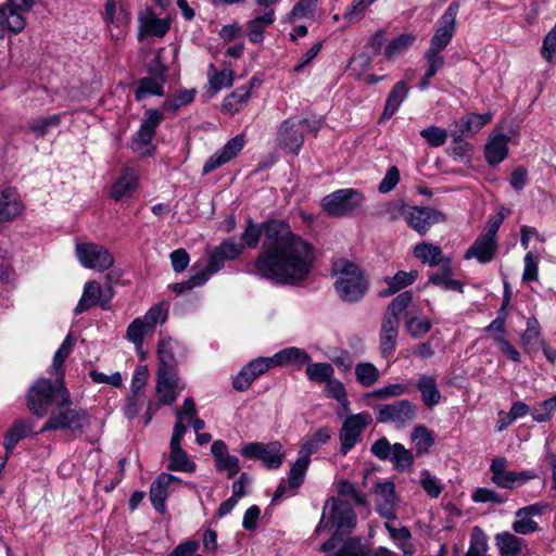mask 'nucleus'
Returning a JSON list of instances; mask_svg holds the SVG:
<instances>
[{"instance_id":"f257e3e1","label":"nucleus","mask_w":556,"mask_h":556,"mask_svg":"<svg viewBox=\"0 0 556 556\" xmlns=\"http://www.w3.org/2000/svg\"><path fill=\"white\" fill-rule=\"evenodd\" d=\"M261 239L253 273L281 285H298L308 278L315 262L314 247L289 224L270 219L258 225L248 219L239 244L255 249Z\"/></svg>"},{"instance_id":"f03ea898","label":"nucleus","mask_w":556,"mask_h":556,"mask_svg":"<svg viewBox=\"0 0 556 556\" xmlns=\"http://www.w3.org/2000/svg\"><path fill=\"white\" fill-rule=\"evenodd\" d=\"M356 515L346 500L341 497L328 498L323 507L320 520L315 529V534L323 532L331 536L320 546L321 552H330L342 541V536L355 528Z\"/></svg>"},{"instance_id":"7ed1b4c3","label":"nucleus","mask_w":556,"mask_h":556,"mask_svg":"<svg viewBox=\"0 0 556 556\" xmlns=\"http://www.w3.org/2000/svg\"><path fill=\"white\" fill-rule=\"evenodd\" d=\"M334 289L344 302H357L368 289L362 268L349 260H338L332 265Z\"/></svg>"},{"instance_id":"20e7f679","label":"nucleus","mask_w":556,"mask_h":556,"mask_svg":"<svg viewBox=\"0 0 556 556\" xmlns=\"http://www.w3.org/2000/svg\"><path fill=\"white\" fill-rule=\"evenodd\" d=\"M242 252V247L233 240H225L218 247L206 250V258L197 261L192 266L189 277L191 287H201L208 281L212 275L224 268L226 260L237 258Z\"/></svg>"},{"instance_id":"39448f33","label":"nucleus","mask_w":556,"mask_h":556,"mask_svg":"<svg viewBox=\"0 0 556 556\" xmlns=\"http://www.w3.org/2000/svg\"><path fill=\"white\" fill-rule=\"evenodd\" d=\"M28 407L38 417L48 414L52 403L56 406H68L72 404L71 395L64 387L63 380L55 378L54 382L49 379H39L29 389Z\"/></svg>"},{"instance_id":"423d86ee","label":"nucleus","mask_w":556,"mask_h":556,"mask_svg":"<svg viewBox=\"0 0 556 556\" xmlns=\"http://www.w3.org/2000/svg\"><path fill=\"white\" fill-rule=\"evenodd\" d=\"M168 317V304L160 302L151 306L147 313L135 318L127 327L126 338L130 341L136 351L142 353L143 341L147 336H151L157 325H163Z\"/></svg>"},{"instance_id":"0eeeda50","label":"nucleus","mask_w":556,"mask_h":556,"mask_svg":"<svg viewBox=\"0 0 556 556\" xmlns=\"http://www.w3.org/2000/svg\"><path fill=\"white\" fill-rule=\"evenodd\" d=\"M332 430L329 427H321L312 433L306 441L302 444L299 451V458L291 466L289 471L290 488H299L305 478L311 455L316 453L325 445L331 438Z\"/></svg>"},{"instance_id":"6e6552de","label":"nucleus","mask_w":556,"mask_h":556,"mask_svg":"<svg viewBox=\"0 0 556 556\" xmlns=\"http://www.w3.org/2000/svg\"><path fill=\"white\" fill-rule=\"evenodd\" d=\"M363 202L362 192L346 188L326 195L321 200V207L328 215L341 217L354 214Z\"/></svg>"},{"instance_id":"1a4fd4ad","label":"nucleus","mask_w":556,"mask_h":556,"mask_svg":"<svg viewBox=\"0 0 556 556\" xmlns=\"http://www.w3.org/2000/svg\"><path fill=\"white\" fill-rule=\"evenodd\" d=\"M163 121V114L156 110L144 113L139 130L131 139L130 147L140 156H150L154 153L153 138L157 126Z\"/></svg>"},{"instance_id":"9d476101","label":"nucleus","mask_w":556,"mask_h":556,"mask_svg":"<svg viewBox=\"0 0 556 556\" xmlns=\"http://www.w3.org/2000/svg\"><path fill=\"white\" fill-rule=\"evenodd\" d=\"M68 406H56L40 432L49 430L78 431L88 425V414L84 409L71 408Z\"/></svg>"},{"instance_id":"9b49d317","label":"nucleus","mask_w":556,"mask_h":556,"mask_svg":"<svg viewBox=\"0 0 556 556\" xmlns=\"http://www.w3.org/2000/svg\"><path fill=\"white\" fill-rule=\"evenodd\" d=\"M308 127V121L301 117H290L281 123L277 131L278 146L298 155L304 143V131Z\"/></svg>"},{"instance_id":"f8f14e48","label":"nucleus","mask_w":556,"mask_h":556,"mask_svg":"<svg viewBox=\"0 0 556 556\" xmlns=\"http://www.w3.org/2000/svg\"><path fill=\"white\" fill-rule=\"evenodd\" d=\"M241 454L248 459L261 460L267 469H278L285 459L282 444L279 441L248 443L242 447Z\"/></svg>"},{"instance_id":"ddd939ff","label":"nucleus","mask_w":556,"mask_h":556,"mask_svg":"<svg viewBox=\"0 0 556 556\" xmlns=\"http://www.w3.org/2000/svg\"><path fill=\"white\" fill-rule=\"evenodd\" d=\"M75 253L79 263L86 268L104 271L114 264V258L110 251L97 243H77Z\"/></svg>"},{"instance_id":"4468645a","label":"nucleus","mask_w":556,"mask_h":556,"mask_svg":"<svg viewBox=\"0 0 556 556\" xmlns=\"http://www.w3.org/2000/svg\"><path fill=\"white\" fill-rule=\"evenodd\" d=\"M166 71L167 68L162 63L159 53L149 68L150 76L143 77L138 81L135 90L136 100L142 101L152 96H162L164 93L163 88L166 80Z\"/></svg>"},{"instance_id":"2eb2a0df","label":"nucleus","mask_w":556,"mask_h":556,"mask_svg":"<svg viewBox=\"0 0 556 556\" xmlns=\"http://www.w3.org/2000/svg\"><path fill=\"white\" fill-rule=\"evenodd\" d=\"M375 409L379 422H391L396 427H404L416 417V407L407 400L379 405Z\"/></svg>"},{"instance_id":"dca6fc26","label":"nucleus","mask_w":556,"mask_h":556,"mask_svg":"<svg viewBox=\"0 0 556 556\" xmlns=\"http://www.w3.org/2000/svg\"><path fill=\"white\" fill-rule=\"evenodd\" d=\"M458 2H452L439 21V26L430 40L428 51L440 53L451 42L456 30Z\"/></svg>"},{"instance_id":"f3484780","label":"nucleus","mask_w":556,"mask_h":556,"mask_svg":"<svg viewBox=\"0 0 556 556\" xmlns=\"http://www.w3.org/2000/svg\"><path fill=\"white\" fill-rule=\"evenodd\" d=\"M371 421L372 418L367 412L351 415L343 421L339 433L342 454L345 455L355 446L362 432L371 424Z\"/></svg>"},{"instance_id":"a211bd4d","label":"nucleus","mask_w":556,"mask_h":556,"mask_svg":"<svg viewBox=\"0 0 556 556\" xmlns=\"http://www.w3.org/2000/svg\"><path fill=\"white\" fill-rule=\"evenodd\" d=\"M552 509L551 505L546 502H538L525 507L519 508L515 513V520L511 529L522 535H528L539 531V523L534 520L535 517H541L546 511Z\"/></svg>"},{"instance_id":"6ab92c4d","label":"nucleus","mask_w":556,"mask_h":556,"mask_svg":"<svg viewBox=\"0 0 556 556\" xmlns=\"http://www.w3.org/2000/svg\"><path fill=\"white\" fill-rule=\"evenodd\" d=\"M404 218L409 227L419 232L426 233L435 224L445 220V215L434 208L409 206L403 211Z\"/></svg>"},{"instance_id":"aec40b11","label":"nucleus","mask_w":556,"mask_h":556,"mask_svg":"<svg viewBox=\"0 0 556 556\" xmlns=\"http://www.w3.org/2000/svg\"><path fill=\"white\" fill-rule=\"evenodd\" d=\"M182 480L172 473L162 472L150 486V501L155 510L164 513L165 502L175 492Z\"/></svg>"},{"instance_id":"412c9836","label":"nucleus","mask_w":556,"mask_h":556,"mask_svg":"<svg viewBox=\"0 0 556 556\" xmlns=\"http://www.w3.org/2000/svg\"><path fill=\"white\" fill-rule=\"evenodd\" d=\"M182 429H173V434L169 442V456L167 468L173 471L180 472H194L197 464L189 457L187 452L181 447L184 439Z\"/></svg>"},{"instance_id":"4be33fe9","label":"nucleus","mask_w":556,"mask_h":556,"mask_svg":"<svg viewBox=\"0 0 556 556\" xmlns=\"http://www.w3.org/2000/svg\"><path fill=\"white\" fill-rule=\"evenodd\" d=\"M184 389L185 383L179 381L176 371L157 370L155 390L159 404L172 405Z\"/></svg>"},{"instance_id":"5701e85b","label":"nucleus","mask_w":556,"mask_h":556,"mask_svg":"<svg viewBox=\"0 0 556 556\" xmlns=\"http://www.w3.org/2000/svg\"><path fill=\"white\" fill-rule=\"evenodd\" d=\"M376 510L388 520H395L394 508L397 505L395 485L391 481L378 482L374 488Z\"/></svg>"},{"instance_id":"b1692460","label":"nucleus","mask_w":556,"mask_h":556,"mask_svg":"<svg viewBox=\"0 0 556 556\" xmlns=\"http://www.w3.org/2000/svg\"><path fill=\"white\" fill-rule=\"evenodd\" d=\"M245 139L243 135H237L228 140L223 148L216 151L203 166V174H208L222 165L235 159L244 148Z\"/></svg>"},{"instance_id":"393cba45","label":"nucleus","mask_w":556,"mask_h":556,"mask_svg":"<svg viewBox=\"0 0 556 556\" xmlns=\"http://www.w3.org/2000/svg\"><path fill=\"white\" fill-rule=\"evenodd\" d=\"M245 139L243 135H237L228 140L223 148L216 151L203 166V174H208L222 165L235 159L244 148Z\"/></svg>"},{"instance_id":"a878e982","label":"nucleus","mask_w":556,"mask_h":556,"mask_svg":"<svg viewBox=\"0 0 556 556\" xmlns=\"http://www.w3.org/2000/svg\"><path fill=\"white\" fill-rule=\"evenodd\" d=\"M138 22V37L140 40L150 36L164 37L170 27L169 18L157 17L150 8H146L139 12Z\"/></svg>"},{"instance_id":"bb28decb","label":"nucleus","mask_w":556,"mask_h":556,"mask_svg":"<svg viewBox=\"0 0 556 556\" xmlns=\"http://www.w3.org/2000/svg\"><path fill=\"white\" fill-rule=\"evenodd\" d=\"M211 453L217 471L227 472L228 478H233L240 471L239 458L229 453L224 441H214L211 445Z\"/></svg>"},{"instance_id":"cd10ccee","label":"nucleus","mask_w":556,"mask_h":556,"mask_svg":"<svg viewBox=\"0 0 556 556\" xmlns=\"http://www.w3.org/2000/svg\"><path fill=\"white\" fill-rule=\"evenodd\" d=\"M157 355L160 361L159 370L176 371L175 367L182 356V348L176 340L164 338L159 342Z\"/></svg>"},{"instance_id":"c85d7f7f","label":"nucleus","mask_w":556,"mask_h":556,"mask_svg":"<svg viewBox=\"0 0 556 556\" xmlns=\"http://www.w3.org/2000/svg\"><path fill=\"white\" fill-rule=\"evenodd\" d=\"M274 9H265L263 13L255 12L247 24V36L252 43H261L264 40V31L275 23Z\"/></svg>"},{"instance_id":"c756f323","label":"nucleus","mask_w":556,"mask_h":556,"mask_svg":"<svg viewBox=\"0 0 556 556\" xmlns=\"http://www.w3.org/2000/svg\"><path fill=\"white\" fill-rule=\"evenodd\" d=\"M23 211L24 204L17 191L13 188L4 189L0 194V223L16 218Z\"/></svg>"},{"instance_id":"7c9ffc66","label":"nucleus","mask_w":556,"mask_h":556,"mask_svg":"<svg viewBox=\"0 0 556 556\" xmlns=\"http://www.w3.org/2000/svg\"><path fill=\"white\" fill-rule=\"evenodd\" d=\"M139 175L134 167H125L121 176L113 184L111 189V197L115 201L128 198L137 189Z\"/></svg>"},{"instance_id":"2f4dec72","label":"nucleus","mask_w":556,"mask_h":556,"mask_svg":"<svg viewBox=\"0 0 556 556\" xmlns=\"http://www.w3.org/2000/svg\"><path fill=\"white\" fill-rule=\"evenodd\" d=\"M497 241L479 235L470 248L466 251V260L476 258L481 264L490 263L496 254Z\"/></svg>"},{"instance_id":"473e14b6","label":"nucleus","mask_w":556,"mask_h":556,"mask_svg":"<svg viewBox=\"0 0 556 556\" xmlns=\"http://www.w3.org/2000/svg\"><path fill=\"white\" fill-rule=\"evenodd\" d=\"M102 288L97 281H88L83 291V295L75 307V314H80L90 307L100 304L103 309H108L110 307V300L101 301Z\"/></svg>"},{"instance_id":"72a5a7b5","label":"nucleus","mask_w":556,"mask_h":556,"mask_svg":"<svg viewBox=\"0 0 556 556\" xmlns=\"http://www.w3.org/2000/svg\"><path fill=\"white\" fill-rule=\"evenodd\" d=\"M252 89V81L238 87L235 91L225 97L222 104V111L229 115L240 112L251 99Z\"/></svg>"},{"instance_id":"f704fd0d","label":"nucleus","mask_w":556,"mask_h":556,"mask_svg":"<svg viewBox=\"0 0 556 556\" xmlns=\"http://www.w3.org/2000/svg\"><path fill=\"white\" fill-rule=\"evenodd\" d=\"M311 356L308 353L300 348L290 346L282 349L270 356V363L278 366L293 365L298 368L308 364Z\"/></svg>"},{"instance_id":"c9c22d12","label":"nucleus","mask_w":556,"mask_h":556,"mask_svg":"<svg viewBox=\"0 0 556 556\" xmlns=\"http://www.w3.org/2000/svg\"><path fill=\"white\" fill-rule=\"evenodd\" d=\"M509 137L503 134L491 136L485 144L484 155L490 165L503 162L508 153Z\"/></svg>"},{"instance_id":"e433bc0d","label":"nucleus","mask_w":556,"mask_h":556,"mask_svg":"<svg viewBox=\"0 0 556 556\" xmlns=\"http://www.w3.org/2000/svg\"><path fill=\"white\" fill-rule=\"evenodd\" d=\"M26 25L23 14L10 9L7 4L0 5V39L4 38L7 31L20 34Z\"/></svg>"},{"instance_id":"4c0bfd02","label":"nucleus","mask_w":556,"mask_h":556,"mask_svg":"<svg viewBox=\"0 0 556 556\" xmlns=\"http://www.w3.org/2000/svg\"><path fill=\"white\" fill-rule=\"evenodd\" d=\"M394 520L384 522V528L389 532L391 539L395 542L396 546L403 552L405 556H412L415 553L413 543L410 542L412 533L407 527H396Z\"/></svg>"},{"instance_id":"58836bf2","label":"nucleus","mask_w":556,"mask_h":556,"mask_svg":"<svg viewBox=\"0 0 556 556\" xmlns=\"http://www.w3.org/2000/svg\"><path fill=\"white\" fill-rule=\"evenodd\" d=\"M420 392L421 401L427 407H433L441 402L442 395L435 378L421 375L416 384Z\"/></svg>"},{"instance_id":"ea45409f","label":"nucleus","mask_w":556,"mask_h":556,"mask_svg":"<svg viewBox=\"0 0 556 556\" xmlns=\"http://www.w3.org/2000/svg\"><path fill=\"white\" fill-rule=\"evenodd\" d=\"M408 91L409 87L405 80H401L393 86L386 101L384 110L382 113L383 119L391 118L397 112L401 104L407 98Z\"/></svg>"},{"instance_id":"a19ab883","label":"nucleus","mask_w":556,"mask_h":556,"mask_svg":"<svg viewBox=\"0 0 556 556\" xmlns=\"http://www.w3.org/2000/svg\"><path fill=\"white\" fill-rule=\"evenodd\" d=\"M492 119L491 113L485 114H475L470 113L463 116L459 121L455 122V126L458 129L460 135H475L477 134L484 125L489 124Z\"/></svg>"},{"instance_id":"79ce46f5","label":"nucleus","mask_w":556,"mask_h":556,"mask_svg":"<svg viewBox=\"0 0 556 556\" xmlns=\"http://www.w3.org/2000/svg\"><path fill=\"white\" fill-rule=\"evenodd\" d=\"M33 430V426L27 420H17L14 425L9 429L4 437L3 446L7 452V457H9L15 447V445L24 438H26Z\"/></svg>"},{"instance_id":"37998d69","label":"nucleus","mask_w":556,"mask_h":556,"mask_svg":"<svg viewBox=\"0 0 556 556\" xmlns=\"http://www.w3.org/2000/svg\"><path fill=\"white\" fill-rule=\"evenodd\" d=\"M535 478L531 471H504L498 477H492V482L503 489H514Z\"/></svg>"},{"instance_id":"c03bdc74","label":"nucleus","mask_w":556,"mask_h":556,"mask_svg":"<svg viewBox=\"0 0 556 556\" xmlns=\"http://www.w3.org/2000/svg\"><path fill=\"white\" fill-rule=\"evenodd\" d=\"M418 277L417 270L404 271L400 270L392 277H386L384 282L388 286V290L382 292V295H391L400 290L413 285Z\"/></svg>"},{"instance_id":"a18cd8bd","label":"nucleus","mask_w":556,"mask_h":556,"mask_svg":"<svg viewBox=\"0 0 556 556\" xmlns=\"http://www.w3.org/2000/svg\"><path fill=\"white\" fill-rule=\"evenodd\" d=\"M74 341L71 337V334H67L64 341L62 342L61 346L56 350L52 364L50 366V375L54 376L58 379L63 380L64 378V370H63V363L68 357L73 350Z\"/></svg>"},{"instance_id":"49530a36","label":"nucleus","mask_w":556,"mask_h":556,"mask_svg":"<svg viewBox=\"0 0 556 556\" xmlns=\"http://www.w3.org/2000/svg\"><path fill=\"white\" fill-rule=\"evenodd\" d=\"M410 440L414 443L416 456L428 454L434 444L432 432L425 426H416L410 434Z\"/></svg>"},{"instance_id":"de8ad7c7","label":"nucleus","mask_w":556,"mask_h":556,"mask_svg":"<svg viewBox=\"0 0 556 556\" xmlns=\"http://www.w3.org/2000/svg\"><path fill=\"white\" fill-rule=\"evenodd\" d=\"M414 254L422 263L428 264L430 266L439 265L443 258L441 248L437 244L428 242H422L415 245Z\"/></svg>"},{"instance_id":"09e8293b","label":"nucleus","mask_w":556,"mask_h":556,"mask_svg":"<svg viewBox=\"0 0 556 556\" xmlns=\"http://www.w3.org/2000/svg\"><path fill=\"white\" fill-rule=\"evenodd\" d=\"M416 37L413 34H402L392 39L386 47L384 55L388 60H394L404 54L414 45Z\"/></svg>"},{"instance_id":"8fccbe9b","label":"nucleus","mask_w":556,"mask_h":556,"mask_svg":"<svg viewBox=\"0 0 556 556\" xmlns=\"http://www.w3.org/2000/svg\"><path fill=\"white\" fill-rule=\"evenodd\" d=\"M62 114H53L45 117H36L28 122V129L37 137H45L53 127L61 124Z\"/></svg>"},{"instance_id":"3c124183","label":"nucleus","mask_w":556,"mask_h":556,"mask_svg":"<svg viewBox=\"0 0 556 556\" xmlns=\"http://www.w3.org/2000/svg\"><path fill=\"white\" fill-rule=\"evenodd\" d=\"M496 544L503 556H517L522 551V540L509 532L498 533Z\"/></svg>"},{"instance_id":"603ef678","label":"nucleus","mask_w":556,"mask_h":556,"mask_svg":"<svg viewBox=\"0 0 556 556\" xmlns=\"http://www.w3.org/2000/svg\"><path fill=\"white\" fill-rule=\"evenodd\" d=\"M306 377L309 381L316 383H326L334 375V369L329 363H308L305 369Z\"/></svg>"},{"instance_id":"864d4df0","label":"nucleus","mask_w":556,"mask_h":556,"mask_svg":"<svg viewBox=\"0 0 556 556\" xmlns=\"http://www.w3.org/2000/svg\"><path fill=\"white\" fill-rule=\"evenodd\" d=\"M399 471H406L414 464V454L401 443L393 444V452L389 459Z\"/></svg>"},{"instance_id":"5fc2aeb1","label":"nucleus","mask_w":556,"mask_h":556,"mask_svg":"<svg viewBox=\"0 0 556 556\" xmlns=\"http://www.w3.org/2000/svg\"><path fill=\"white\" fill-rule=\"evenodd\" d=\"M355 377L361 386L369 388L379 380L380 371L372 363L363 362L355 366Z\"/></svg>"},{"instance_id":"6e6d98bb","label":"nucleus","mask_w":556,"mask_h":556,"mask_svg":"<svg viewBox=\"0 0 556 556\" xmlns=\"http://www.w3.org/2000/svg\"><path fill=\"white\" fill-rule=\"evenodd\" d=\"M429 281L444 290L463 292V285L452 278V269L448 264H444L440 271L431 275Z\"/></svg>"},{"instance_id":"4d7b16f0","label":"nucleus","mask_w":556,"mask_h":556,"mask_svg":"<svg viewBox=\"0 0 556 556\" xmlns=\"http://www.w3.org/2000/svg\"><path fill=\"white\" fill-rule=\"evenodd\" d=\"M317 7V0H299L288 14L287 20L295 23L302 20H313Z\"/></svg>"},{"instance_id":"13d9d810","label":"nucleus","mask_w":556,"mask_h":556,"mask_svg":"<svg viewBox=\"0 0 556 556\" xmlns=\"http://www.w3.org/2000/svg\"><path fill=\"white\" fill-rule=\"evenodd\" d=\"M233 75L232 70L217 71L213 63L208 66V83L215 91L230 87L233 84Z\"/></svg>"},{"instance_id":"bf43d9fd","label":"nucleus","mask_w":556,"mask_h":556,"mask_svg":"<svg viewBox=\"0 0 556 556\" xmlns=\"http://www.w3.org/2000/svg\"><path fill=\"white\" fill-rule=\"evenodd\" d=\"M452 136L451 155L463 163L469 162L472 156L473 147L462 138L463 135L453 132Z\"/></svg>"},{"instance_id":"052dcab7","label":"nucleus","mask_w":556,"mask_h":556,"mask_svg":"<svg viewBox=\"0 0 556 556\" xmlns=\"http://www.w3.org/2000/svg\"><path fill=\"white\" fill-rule=\"evenodd\" d=\"M194 416H197V407L193 399L187 397L184 401V404L180 408L176 409V424L174 429L180 428L182 429L181 433L186 434L187 426L186 421L191 420Z\"/></svg>"},{"instance_id":"680f3d73","label":"nucleus","mask_w":556,"mask_h":556,"mask_svg":"<svg viewBox=\"0 0 556 556\" xmlns=\"http://www.w3.org/2000/svg\"><path fill=\"white\" fill-rule=\"evenodd\" d=\"M420 485L427 495L432 498L439 497L444 489L443 483L426 469L420 472Z\"/></svg>"},{"instance_id":"e2e57ef3","label":"nucleus","mask_w":556,"mask_h":556,"mask_svg":"<svg viewBox=\"0 0 556 556\" xmlns=\"http://www.w3.org/2000/svg\"><path fill=\"white\" fill-rule=\"evenodd\" d=\"M488 548V538L479 528H475L470 535L469 548L465 556H483Z\"/></svg>"},{"instance_id":"0e129e2a","label":"nucleus","mask_w":556,"mask_h":556,"mask_svg":"<svg viewBox=\"0 0 556 556\" xmlns=\"http://www.w3.org/2000/svg\"><path fill=\"white\" fill-rule=\"evenodd\" d=\"M405 327L412 337L420 338L431 329V323L426 318L418 319L407 313L405 316Z\"/></svg>"},{"instance_id":"69168bd1","label":"nucleus","mask_w":556,"mask_h":556,"mask_svg":"<svg viewBox=\"0 0 556 556\" xmlns=\"http://www.w3.org/2000/svg\"><path fill=\"white\" fill-rule=\"evenodd\" d=\"M420 136L433 148L443 146L446 142L448 132L437 126H430L420 131Z\"/></svg>"},{"instance_id":"338daca9","label":"nucleus","mask_w":556,"mask_h":556,"mask_svg":"<svg viewBox=\"0 0 556 556\" xmlns=\"http://www.w3.org/2000/svg\"><path fill=\"white\" fill-rule=\"evenodd\" d=\"M146 401L144 393H134L130 394L125 400L124 405V414L128 419H134L138 416Z\"/></svg>"},{"instance_id":"774afa93","label":"nucleus","mask_w":556,"mask_h":556,"mask_svg":"<svg viewBox=\"0 0 556 556\" xmlns=\"http://www.w3.org/2000/svg\"><path fill=\"white\" fill-rule=\"evenodd\" d=\"M556 410V396L547 399L540 404L539 408L531 412L533 420L544 422L549 420Z\"/></svg>"}]
</instances>
